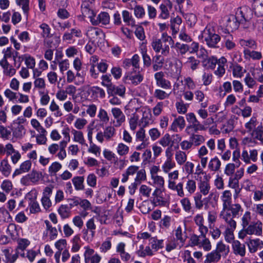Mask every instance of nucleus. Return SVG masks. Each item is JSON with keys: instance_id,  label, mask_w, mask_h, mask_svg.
<instances>
[{"instance_id": "f257e3e1", "label": "nucleus", "mask_w": 263, "mask_h": 263, "mask_svg": "<svg viewBox=\"0 0 263 263\" xmlns=\"http://www.w3.org/2000/svg\"><path fill=\"white\" fill-rule=\"evenodd\" d=\"M174 41L171 36L163 33L161 38L154 39L152 42V47L156 52H160L164 55H167L170 52V46L173 45Z\"/></svg>"}, {"instance_id": "f03ea898", "label": "nucleus", "mask_w": 263, "mask_h": 263, "mask_svg": "<svg viewBox=\"0 0 263 263\" xmlns=\"http://www.w3.org/2000/svg\"><path fill=\"white\" fill-rule=\"evenodd\" d=\"M242 210L241 205L236 203L232 204L230 210L221 211L220 216L225 221L226 228H236L237 223L234 218Z\"/></svg>"}, {"instance_id": "7ed1b4c3", "label": "nucleus", "mask_w": 263, "mask_h": 263, "mask_svg": "<svg viewBox=\"0 0 263 263\" xmlns=\"http://www.w3.org/2000/svg\"><path fill=\"white\" fill-rule=\"evenodd\" d=\"M202 39H204L206 45L211 48H216L217 44L220 40V37L216 33L214 26L212 24L206 25L201 34Z\"/></svg>"}, {"instance_id": "20e7f679", "label": "nucleus", "mask_w": 263, "mask_h": 263, "mask_svg": "<svg viewBox=\"0 0 263 263\" xmlns=\"http://www.w3.org/2000/svg\"><path fill=\"white\" fill-rule=\"evenodd\" d=\"M247 235L262 236L263 235L262 222L259 220L251 222L249 226L239 232L238 237L240 239H243Z\"/></svg>"}, {"instance_id": "39448f33", "label": "nucleus", "mask_w": 263, "mask_h": 263, "mask_svg": "<svg viewBox=\"0 0 263 263\" xmlns=\"http://www.w3.org/2000/svg\"><path fill=\"white\" fill-rule=\"evenodd\" d=\"M86 35L91 42L97 45L101 43L105 37L104 33L100 29L92 27L87 30Z\"/></svg>"}, {"instance_id": "423d86ee", "label": "nucleus", "mask_w": 263, "mask_h": 263, "mask_svg": "<svg viewBox=\"0 0 263 263\" xmlns=\"http://www.w3.org/2000/svg\"><path fill=\"white\" fill-rule=\"evenodd\" d=\"M164 154L166 160L162 163L161 168L164 173H167L176 166V163L173 160V151L171 147H167Z\"/></svg>"}, {"instance_id": "0eeeda50", "label": "nucleus", "mask_w": 263, "mask_h": 263, "mask_svg": "<svg viewBox=\"0 0 263 263\" xmlns=\"http://www.w3.org/2000/svg\"><path fill=\"white\" fill-rule=\"evenodd\" d=\"M136 111L142 113V117L139 121V125L145 127L152 122V115L149 108H136Z\"/></svg>"}, {"instance_id": "6e6552de", "label": "nucleus", "mask_w": 263, "mask_h": 263, "mask_svg": "<svg viewBox=\"0 0 263 263\" xmlns=\"http://www.w3.org/2000/svg\"><path fill=\"white\" fill-rule=\"evenodd\" d=\"M210 155V152L205 145H202L197 148L196 156L203 168L206 167Z\"/></svg>"}, {"instance_id": "1a4fd4ad", "label": "nucleus", "mask_w": 263, "mask_h": 263, "mask_svg": "<svg viewBox=\"0 0 263 263\" xmlns=\"http://www.w3.org/2000/svg\"><path fill=\"white\" fill-rule=\"evenodd\" d=\"M84 253L85 263H99L101 257L97 253L94 254L95 251L89 247H84Z\"/></svg>"}, {"instance_id": "9d476101", "label": "nucleus", "mask_w": 263, "mask_h": 263, "mask_svg": "<svg viewBox=\"0 0 263 263\" xmlns=\"http://www.w3.org/2000/svg\"><path fill=\"white\" fill-rule=\"evenodd\" d=\"M53 189V186L50 185L46 186L43 190L41 202L43 208L46 210L49 209L51 206V201L50 197L52 193Z\"/></svg>"}, {"instance_id": "9b49d317", "label": "nucleus", "mask_w": 263, "mask_h": 263, "mask_svg": "<svg viewBox=\"0 0 263 263\" xmlns=\"http://www.w3.org/2000/svg\"><path fill=\"white\" fill-rule=\"evenodd\" d=\"M111 114L116 120L114 121V126H121L126 120V117L121 109L118 107H113L111 109Z\"/></svg>"}, {"instance_id": "f8f14e48", "label": "nucleus", "mask_w": 263, "mask_h": 263, "mask_svg": "<svg viewBox=\"0 0 263 263\" xmlns=\"http://www.w3.org/2000/svg\"><path fill=\"white\" fill-rule=\"evenodd\" d=\"M41 74V72L37 71L36 76L35 72H33V74L34 79L33 88L34 90H37L39 92L45 91L46 88L45 80L43 78L39 77Z\"/></svg>"}, {"instance_id": "ddd939ff", "label": "nucleus", "mask_w": 263, "mask_h": 263, "mask_svg": "<svg viewBox=\"0 0 263 263\" xmlns=\"http://www.w3.org/2000/svg\"><path fill=\"white\" fill-rule=\"evenodd\" d=\"M110 23V16L106 12H102L98 15H95L94 18L91 20L93 25H107Z\"/></svg>"}, {"instance_id": "4468645a", "label": "nucleus", "mask_w": 263, "mask_h": 263, "mask_svg": "<svg viewBox=\"0 0 263 263\" xmlns=\"http://www.w3.org/2000/svg\"><path fill=\"white\" fill-rule=\"evenodd\" d=\"M193 221L198 227V231L200 234L204 235L208 232V228L204 225V219L203 213H200L196 214L193 217Z\"/></svg>"}, {"instance_id": "2eb2a0df", "label": "nucleus", "mask_w": 263, "mask_h": 263, "mask_svg": "<svg viewBox=\"0 0 263 263\" xmlns=\"http://www.w3.org/2000/svg\"><path fill=\"white\" fill-rule=\"evenodd\" d=\"M152 201L156 205L165 206L166 201L162 196V191L161 189L156 188L152 194Z\"/></svg>"}, {"instance_id": "dca6fc26", "label": "nucleus", "mask_w": 263, "mask_h": 263, "mask_svg": "<svg viewBox=\"0 0 263 263\" xmlns=\"http://www.w3.org/2000/svg\"><path fill=\"white\" fill-rule=\"evenodd\" d=\"M212 196L213 193H211L209 198L203 199L201 194L197 193L193 197L195 209L200 210L203 208L204 205L206 206L208 205V201Z\"/></svg>"}, {"instance_id": "f3484780", "label": "nucleus", "mask_w": 263, "mask_h": 263, "mask_svg": "<svg viewBox=\"0 0 263 263\" xmlns=\"http://www.w3.org/2000/svg\"><path fill=\"white\" fill-rule=\"evenodd\" d=\"M221 199L222 202V211L230 210L231 207L232 194L229 190L223 191L221 196Z\"/></svg>"}, {"instance_id": "a211bd4d", "label": "nucleus", "mask_w": 263, "mask_h": 263, "mask_svg": "<svg viewBox=\"0 0 263 263\" xmlns=\"http://www.w3.org/2000/svg\"><path fill=\"white\" fill-rule=\"evenodd\" d=\"M0 65L3 69V73L4 75L11 77L15 74V69L9 63L7 60L2 59L0 61Z\"/></svg>"}, {"instance_id": "6ab92c4d", "label": "nucleus", "mask_w": 263, "mask_h": 263, "mask_svg": "<svg viewBox=\"0 0 263 263\" xmlns=\"http://www.w3.org/2000/svg\"><path fill=\"white\" fill-rule=\"evenodd\" d=\"M173 7L172 3L170 0H164L163 3L160 6L161 13L159 17L163 19H167L170 16L169 9H171Z\"/></svg>"}, {"instance_id": "aec40b11", "label": "nucleus", "mask_w": 263, "mask_h": 263, "mask_svg": "<svg viewBox=\"0 0 263 263\" xmlns=\"http://www.w3.org/2000/svg\"><path fill=\"white\" fill-rule=\"evenodd\" d=\"M81 12L82 15L85 17H88L91 23V20L94 18L96 14L91 9L89 2L85 1L82 3L81 5Z\"/></svg>"}, {"instance_id": "412c9836", "label": "nucleus", "mask_w": 263, "mask_h": 263, "mask_svg": "<svg viewBox=\"0 0 263 263\" xmlns=\"http://www.w3.org/2000/svg\"><path fill=\"white\" fill-rule=\"evenodd\" d=\"M126 245L124 242H121L117 245L116 252L119 254L122 260L128 261L131 258L130 254L125 251Z\"/></svg>"}, {"instance_id": "4be33fe9", "label": "nucleus", "mask_w": 263, "mask_h": 263, "mask_svg": "<svg viewBox=\"0 0 263 263\" xmlns=\"http://www.w3.org/2000/svg\"><path fill=\"white\" fill-rule=\"evenodd\" d=\"M221 165V161L217 156H214L210 159L209 158L206 165L208 170L212 172H218L220 169Z\"/></svg>"}, {"instance_id": "5701e85b", "label": "nucleus", "mask_w": 263, "mask_h": 263, "mask_svg": "<svg viewBox=\"0 0 263 263\" xmlns=\"http://www.w3.org/2000/svg\"><path fill=\"white\" fill-rule=\"evenodd\" d=\"M109 96H119L121 97H124L125 93V87L123 85L116 86L114 84L107 90Z\"/></svg>"}, {"instance_id": "b1692460", "label": "nucleus", "mask_w": 263, "mask_h": 263, "mask_svg": "<svg viewBox=\"0 0 263 263\" xmlns=\"http://www.w3.org/2000/svg\"><path fill=\"white\" fill-rule=\"evenodd\" d=\"M185 126V121L182 116H178L173 121L170 126V130L174 132H178V128L180 130L184 128Z\"/></svg>"}, {"instance_id": "393cba45", "label": "nucleus", "mask_w": 263, "mask_h": 263, "mask_svg": "<svg viewBox=\"0 0 263 263\" xmlns=\"http://www.w3.org/2000/svg\"><path fill=\"white\" fill-rule=\"evenodd\" d=\"M232 249L234 253L236 255L243 257L246 254V247L243 243H240L238 240H234L232 244Z\"/></svg>"}, {"instance_id": "a878e982", "label": "nucleus", "mask_w": 263, "mask_h": 263, "mask_svg": "<svg viewBox=\"0 0 263 263\" xmlns=\"http://www.w3.org/2000/svg\"><path fill=\"white\" fill-rule=\"evenodd\" d=\"M12 168L7 158H4L0 161V172L6 177L11 174Z\"/></svg>"}, {"instance_id": "bb28decb", "label": "nucleus", "mask_w": 263, "mask_h": 263, "mask_svg": "<svg viewBox=\"0 0 263 263\" xmlns=\"http://www.w3.org/2000/svg\"><path fill=\"white\" fill-rule=\"evenodd\" d=\"M205 130L206 127H204V125L201 124L199 121H197V122L188 125L185 129V132L187 134H191L197 133L199 130L202 131Z\"/></svg>"}, {"instance_id": "cd10ccee", "label": "nucleus", "mask_w": 263, "mask_h": 263, "mask_svg": "<svg viewBox=\"0 0 263 263\" xmlns=\"http://www.w3.org/2000/svg\"><path fill=\"white\" fill-rule=\"evenodd\" d=\"M215 251L220 255L221 257V256L226 257L230 252V248L229 246L220 241L217 243Z\"/></svg>"}, {"instance_id": "c85d7f7f", "label": "nucleus", "mask_w": 263, "mask_h": 263, "mask_svg": "<svg viewBox=\"0 0 263 263\" xmlns=\"http://www.w3.org/2000/svg\"><path fill=\"white\" fill-rule=\"evenodd\" d=\"M248 245L249 251L251 253H255L258 249L263 247V241L258 238L251 239Z\"/></svg>"}, {"instance_id": "c756f323", "label": "nucleus", "mask_w": 263, "mask_h": 263, "mask_svg": "<svg viewBox=\"0 0 263 263\" xmlns=\"http://www.w3.org/2000/svg\"><path fill=\"white\" fill-rule=\"evenodd\" d=\"M31 162L30 160H26L22 163L18 168L15 170L13 176L20 175L22 173H27L29 171L31 167Z\"/></svg>"}, {"instance_id": "7c9ffc66", "label": "nucleus", "mask_w": 263, "mask_h": 263, "mask_svg": "<svg viewBox=\"0 0 263 263\" xmlns=\"http://www.w3.org/2000/svg\"><path fill=\"white\" fill-rule=\"evenodd\" d=\"M243 53L244 57L247 60L252 59L254 60H259L262 58L261 53L257 51L245 49Z\"/></svg>"}, {"instance_id": "2f4dec72", "label": "nucleus", "mask_w": 263, "mask_h": 263, "mask_svg": "<svg viewBox=\"0 0 263 263\" xmlns=\"http://www.w3.org/2000/svg\"><path fill=\"white\" fill-rule=\"evenodd\" d=\"M247 10V8L242 7L238 9L236 12V15L235 17L232 16V19L234 21V19L239 23H243L248 20V16L245 14V11Z\"/></svg>"}, {"instance_id": "473e14b6", "label": "nucleus", "mask_w": 263, "mask_h": 263, "mask_svg": "<svg viewBox=\"0 0 263 263\" xmlns=\"http://www.w3.org/2000/svg\"><path fill=\"white\" fill-rule=\"evenodd\" d=\"M49 110L55 118H60L63 115V112L60 106L54 100H52L49 105Z\"/></svg>"}, {"instance_id": "72a5a7b5", "label": "nucleus", "mask_w": 263, "mask_h": 263, "mask_svg": "<svg viewBox=\"0 0 263 263\" xmlns=\"http://www.w3.org/2000/svg\"><path fill=\"white\" fill-rule=\"evenodd\" d=\"M175 158L178 165H182L186 162L187 156L184 151L178 150L175 153Z\"/></svg>"}, {"instance_id": "f704fd0d", "label": "nucleus", "mask_w": 263, "mask_h": 263, "mask_svg": "<svg viewBox=\"0 0 263 263\" xmlns=\"http://www.w3.org/2000/svg\"><path fill=\"white\" fill-rule=\"evenodd\" d=\"M221 259L220 255L215 250L206 254L204 263H215L218 262Z\"/></svg>"}, {"instance_id": "c9c22d12", "label": "nucleus", "mask_w": 263, "mask_h": 263, "mask_svg": "<svg viewBox=\"0 0 263 263\" xmlns=\"http://www.w3.org/2000/svg\"><path fill=\"white\" fill-rule=\"evenodd\" d=\"M71 181L76 191H82L84 189V177L83 176H75Z\"/></svg>"}, {"instance_id": "e433bc0d", "label": "nucleus", "mask_w": 263, "mask_h": 263, "mask_svg": "<svg viewBox=\"0 0 263 263\" xmlns=\"http://www.w3.org/2000/svg\"><path fill=\"white\" fill-rule=\"evenodd\" d=\"M190 140L192 141L193 145L198 146L204 143L205 139L202 135L191 134Z\"/></svg>"}, {"instance_id": "4c0bfd02", "label": "nucleus", "mask_w": 263, "mask_h": 263, "mask_svg": "<svg viewBox=\"0 0 263 263\" xmlns=\"http://www.w3.org/2000/svg\"><path fill=\"white\" fill-rule=\"evenodd\" d=\"M198 187L200 191L199 194L201 195L206 196L210 193L211 185L208 181L201 180L198 184Z\"/></svg>"}, {"instance_id": "58836bf2", "label": "nucleus", "mask_w": 263, "mask_h": 263, "mask_svg": "<svg viewBox=\"0 0 263 263\" xmlns=\"http://www.w3.org/2000/svg\"><path fill=\"white\" fill-rule=\"evenodd\" d=\"M153 68L154 71L160 70L163 65L164 59L161 55H156L153 58Z\"/></svg>"}, {"instance_id": "ea45409f", "label": "nucleus", "mask_w": 263, "mask_h": 263, "mask_svg": "<svg viewBox=\"0 0 263 263\" xmlns=\"http://www.w3.org/2000/svg\"><path fill=\"white\" fill-rule=\"evenodd\" d=\"M137 253L138 256L145 257L146 256H153L154 252L152 249L149 246L144 247L143 245H140Z\"/></svg>"}, {"instance_id": "a19ab883", "label": "nucleus", "mask_w": 263, "mask_h": 263, "mask_svg": "<svg viewBox=\"0 0 263 263\" xmlns=\"http://www.w3.org/2000/svg\"><path fill=\"white\" fill-rule=\"evenodd\" d=\"M143 76L140 73H130L126 76V79L130 81L132 84L137 85L143 80Z\"/></svg>"}, {"instance_id": "79ce46f5", "label": "nucleus", "mask_w": 263, "mask_h": 263, "mask_svg": "<svg viewBox=\"0 0 263 263\" xmlns=\"http://www.w3.org/2000/svg\"><path fill=\"white\" fill-rule=\"evenodd\" d=\"M18 59L22 61L24 60L28 68L33 69L35 65V59L29 54H24L19 57Z\"/></svg>"}, {"instance_id": "37998d69", "label": "nucleus", "mask_w": 263, "mask_h": 263, "mask_svg": "<svg viewBox=\"0 0 263 263\" xmlns=\"http://www.w3.org/2000/svg\"><path fill=\"white\" fill-rule=\"evenodd\" d=\"M140 52L142 56L144 65L146 67H149L151 65V59L147 53V48L145 44H142Z\"/></svg>"}, {"instance_id": "c03bdc74", "label": "nucleus", "mask_w": 263, "mask_h": 263, "mask_svg": "<svg viewBox=\"0 0 263 263\" xmlns=\"http://www.w3.org/2000/svg\"><path fill=\"white\" fill-rule=\"evenodd\" d=\"M71 133L73 136V140L81 144L85 143V140L83 132L79 130L72 129Z\"/></svg>"}, {"instance_id": "a18cd8bd", "label": "nucleus", "mask_w": 263, "mask_h": 263, "mask_svg": "<svg viewBox=\"0 0 263 263\" xmlns=\"http://www.w3.org/2000/svg\"><path fill=\"white\" fill-rule=\"evenodd\" d=\"M122 16L124 22L129 26H134L135 21L132 14L127 10H123L122 12Z\"/></svg>"}, {"instance_id": "49530a36", "label": "nucleus", "mask_w": 263, "mask_h": 263, "mask_svg": "<svg viewBox=\"0 0 263 263\" xmlns=\"http://www.w3.org/2000/svg\"><path fill=\"white\" fill-rule=\"evenodd\" d=\"M174 232L175 236V239L176 241L181 243V246H183L185 241L186 237L183 234L181 227H178Z\"/></svg>"}, {"instance_id": "de8ad7c7", "label": "nucleus", "mask_w": 263, "mask_h": 263, "mask_svg": "<svg viewBox=\"0 0 263 263\" xmlns=\"http://www.w3.org/2000/svg\"><path fill=\"white\" fill-rule=\"evenodd\" d=\"M183 184L182 182H179L176 184L174 183L172 185L168 187L171 190L175 191L177 192V195L180 197H184L185 193L183 190Z\"/></svg>"}, {"instance_id": "09e8293b", "label": "nucleus", "mask_w": 263, "mask_h": 263, "mask_svg": "<svg viewBox=\"0 0 263 263\" xmlns=\"http://www.w3.org/2000/svg\"><path fill=\"white\" fill-rule=\"evenodd\" d=\"M115 126L109 125L106 126L103 131V134L105 136V139L107 141L110 140L116 134Z\"/></svg>"}, {"instance_id": "8fccbe9b", "label": "nucleus", "mask_w": 263, "mask_h": 263, "mask_svg": "<svg viewBox=\"0 0 263 263\" xmlns=\"http://www.w3.org/2000/svg\"><path fill=\"white\" fill-rule=\"evenodd\" d=\"M159 143L163 147H172V137L171 135L168 133L164 134L159 140Z\"/></svg>"}, {"instance_id": "3c124183", "label": "nucleus", "mask_w": 263, "mask_h": 263, "mask_svg": "<svg viewBox=\"0 0 263 263\" xmlns=\"http://www.w3.org/2000/svg\"><path fill=\"white\" fill-rule=\"evenodd\" d=\"M233 76L235 78H241L246 72L245 69L238 64H234L232 66Z\"/></svg>"}, {"instance_id": "603ef678", "label": "nucleus", "mask_w": 263, "mask_h": 263, "mask_svg": "<svg viewBox=\"0 0 263 263\" xmlns=\"http://www.w3.org/2000/svg\"><path fill=\"white\" fill-rule=\"evenodd\" d=\"M95 217L88 219L86 222V227L88 230H90V240H92L95 235V230L96 225L95 224Z\"/></svg>"}, {"instance_id": "864d4df0", "label": "nucleus", "mask_w": 263, "mask_h": 263, "mask_svg": "<svg viewBox=\"0 0 263 263\" xmlns=\"http://www.w3.org/2000/svg\"><path fill=\"white\" fill-rule=\"evenodd\" d=\"M152 250L156 252L163 247V240L157 239L156 237H152L149 240Z\"/></svg>"}, {"instance_id": "5fc2aeb1", "label": "nucleus", "mask_w": 263, "mask_h": 263, "mask_svg": "<svg viewBox=\"0 0 263 263\" xmlns=\"http://www.w3.org/2000/svg\"><path fill=\"white\" fill-rule=\"evenodd\" d=\"M182 23V20L179 16H176L171 20V28L172 30L173 35L176 34L179 30V26Z\"/></svg>"}, {"instance_id": "6e6d98bb", "label": "nucleus", "mask_w": 263, "mask_h": 263, "mask_svg": "<svg viewBox=\"0 0 263 263\" xmlns=\"http://www.w3.org/2000/svg\"><path fill=\"white\" fill-rule=\"evenodd\" d=\"M167 179H168V187L174 184V183H176V181L179 178V171L178 170H174L172 172H169L167 173Z\"/></svg>"}, {"instance_id": "4d7b16f0", "label": "nucleus", "mask_w": 263, "mask_h": 263, "mask_svg": "<svg viewBox=\"0 0 263 263\" xmlns=\"http://www.w3.org/2000/svg\"><path fill=\"white\" fill-rule=\"evenodd\" d=\"M62 165L59 162L55 161L51 164L48 168V173L51 176L57 175V173L62 168Z\"/></svg>"}, {"instance_id": "13d9d810", "label": "nucleus", "mask_w": 263, "mask_h": 263, "mask_svg": "<svg viewBox=\"0 0 263 263\" xmlns=\"http://www.w3.org/2000/svg\"><path fill=\"white\" fill-rule=\"evenodd\" d=\"M89 91L90 93L96 97L104 98L105 97V91L98 86H93L89 89Z\"/></svg>"}, {"instance_id": "bf43d9fd", "label": "nucleus", "mask_w": 263, "mask_h": 263, "mask_svg": "<svg viewBox=\"0 0 263 263\" xmlns=\"http://www.w3.org/2000/svg\"><path fill=\"white\" fill-rule=\"evenodd\" d=\"M117 153L120 156H124L129 153V147L122 142L119 143L116 148Z\"/></svg>"}, {"instance_id": "052dcab7", "label": "nucleus", "mask_w": 263, "mask_h": 263, "mask_svg": "<svg viewBox=\"0 0 263 263\" xmlns=\"http://www.w3.org/2000/svg\"><path fill=\"white\" fill-rule=\"evenodd\" d=\"M206 234H205L204 235L201 234L202 239L201 240L199 247L202 248L205 251H209L212 249V245L209 238H206Z\"/></svg>"}, {"instance_id": "680f3d73", "label": "nucleus", "mask_w": 263, "mask_h": 263, "mask_svg": "<svg viewBox=\"0 0 263 263\" xmlns=\"http://www.w3.org/2000/svg\"><path fill=\"white\" fill-rule=\"evenodd\" d=\"M58 213L63 219L68 218L71 213L70 208L66 204H62L58 209Z\"/></svg>"}, {"instance_id": "e2e57ef3", "label": "nucleus", "mask_w": 263, "mask_h": 263, "mask_svg": "<svg viewBox=\"0 0 263 263\" xmlns=\"http://www.w3.org/2000/svg\"><path fill=\"white\" fill-rule=\"evenodd\" d=\"M239 44L245 49H246V48L248 47L255 49L257 47L256 43L253 39H241L239 41Z\"/></svg>"}, {"instance_id": "0e129e2a", "label": "nucleus", "mask_w": 263, "mask_h": 263, "mask_svg": "<svg viewBox=\"0 0 263 263\" xmlns=\"http://www.w3.org/2000/svg\"><path fill=\"white\" fill-rule=\"evenodd\" d=\"M236 228H226L223 233L226 241L229 243L233 242L234 239V232Z\"/></svg>"}, {"instance_id": "69168bd1", "label": "nucleus", "mask_w": 263, "mask_h": 263, "mask_svg": "<svg viewBox=\"0 0 263 263\" xmlns=\"http://www.w3.org/2000/svg\"><path fill=\"white\" fill-rule=\"evenodd\" d=\"M175 47L176 48L178 55L181 56H183L190 50V46L189 45L185 44H181L179 42L176 43Z\"/></svg>"}, {"instance_id": "338daca9", "label": "nucleus", "mask_w": 263, "mask_h": 263, "mask_svg": "<svg viewBox=\"0 0 263 263\" xmlns=\"http://www.w3.org/2000/svg\"><path fill=\"white\" fill-rule=\"evenodd\" d=\"M87 151L89 153L92 154L96 157H99L101 154V147L97 144L91 142H89V146Z\"/></svg>"}, {"instance_id": "774afa93", "label": "nucleus", "mask_w": 263, "mask_h": 263, "mask_svg": "<svg viewBox=\"0 0 263 263\" xmlns=\"http://www.w3.org/2000/svg\"><path fill=\"white\" fill-rule=\"evenodd\" d=\"M255 13L257 16L263 15V0H256L254 4Z\"/></svg>"}]
</instances>
